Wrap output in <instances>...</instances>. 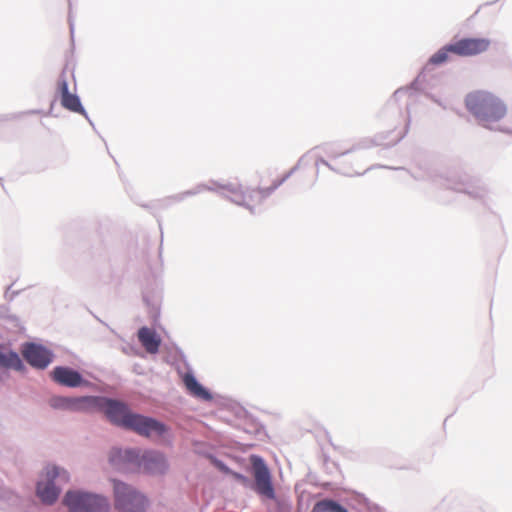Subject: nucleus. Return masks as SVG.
<instances>
[{"mask_svg": "<svg viewBox=\"0 0 512 512\" xmlns=\"http://www.w3.org/2000/svg\"><path fill=\"white\" fill-rule=\"evenodd\" d=\"M89 409L99 408L113 424L125 429L133 430L139 435L150 437L152 435H162L166 432V427L161 422L132 413L128 406L120 401L101 397H90Z\"/></svg>", "mask_w": 512, "mask_h": 512, "instance_id": "nucleus-1", "label": "nucleus"}, {"mask_svg": "<svg viewBox=\"0 0 512 512\" xmlns=\"http://www.w3.org/2000/svg\"><path fill=\"white\" fill-rule=\"evenodd\" d=\"M465 106L478 123L488 129L507 114L505 102L496 94L486 90H476L467 94Z\"/></svg>", "mask_w": 512, "mask_h": 512, "instance_id": "nucleus-2", "label": "nucleus"}, {"mask_svg": "<svg viewBox=\"0 0 512 512\" xmlns=\"http://www.w3.org/2000/svg\"><path fill=\"white\" fill-rule=\"evenodd\" d=\"M491 40L484 37H464L443 46L434 53L429 62L434 65L445 63L450 54L459 57H473L487 52L490 49Z\"/></svg>", "mask_w": 512, "mask_h": 512, "instance_id": "nucleus-3", "label": "nucleus"}, {"mask_svg": "<svg viewBox=\"0 0 512 512\" xmlns=\"http://www.w3.org/2000/svg\"><path fill=\"white\" fill-rule=\"evenodd\" d=\"M289 174L276 178L271 185L267 187H259L255 190L244 191L241 186L235 184H225L221 189L225 191L226 196L234 203L251 208L252 205L261 201L272 194L279 186H281L288 178Z\"/></svg>", "mask_w": 512, "mask_h": 512, "instance_id": "nucleus-4", "label": "nucleus"}, {"mask_svg": "<svg viewBox=\"0 0 512 512\" xmlns=\"http://www.w3.org/2000/svg\"><path fill=\"white\" fill-rule=\"evenodd\" d=\"M63 504L69 512H108L110 510L109 500L102 495L80 490L68 491Z\"/></svg>", "mask_w": 512, "mask_h": 512, "instance_id": "nucleus-5", "label": "nucleus"}, {"mask_svg": "<svg viewBox=\"0 0 512 512\" xmlns=\"http://www.w3.org/2000/svg\"><path fill=\"white\" fill-rule=\"evenodd\" d=\"M113 499L116 512H144L146 497L132 486L113 480Z\"/></svg>", "mask_w": 512, "mask_h": 512, "instance_id": "nucleus-6", "label": "nucleus"}, {"mask_svg": "<svg viewBox=\"0 0 512 512\" xmlns=\"http://www.w3.org/2000/svg\"><path fill=\"white\" fill-rule=\"evenodd\" d=\"M69 481V474L56 466H47L41 479L37 483L36 493L40 500L45 504H53L61 489L59 485Z\"/></svg>", "mask_w": 512, "mask_h": 512, "instance_id": "nucleus-7", "label": "nucleus"}, {"mask_svg": "<svg viewBox=\"0 0 512 512\" xmlns=\"http://www.w3.org/2000/svg\"><path fill=\"white\" fill-rule=\"evenodd\" d=\"M21 352L24 359L31 366L38 369L46 368L52 361L51 352L45 347L35 343H26Z\"/></svg>", "mask_w": 512, "mask_h": 512, "instance_id": "nucleus-8", "label": "nucleus"}, {"mask_svg": "<svg viewBox=\"0 0 512 512\" xmlns=\"http://www.w3.org/2000/svg\"><path fill=\"white\" fill-rule=\"evenodd\" d=\"M254 476L257 492L268 498H274V490L271 485L270 474L267 467L262 462H260L259 465H255Z\"/></svg>", "mask_w": 512, "mask_h": 512, "instance_id": "nucleus-9", "label": "nucleus"}, {"mask_svg": "<svg viewBox=\"0 0 512 512\" xmlns=\"http://www.w3.org/2000/svg\"><path fill=\"white\" fill-rule=\"evenodd\" d=\"M90 397L83 398H68V397H54L50 400V405L56 409H66L72 411L88 410Z\"/></svg>", "mask_w": 512, "mask_h": 512, "instance_id": "nucleus-10", "label": "nucleus"}, {"mask_svg": "<svg viewBox=\"0 0 512 512\" xmlns=\"http://www.w3.org/2000/svg\"><path fill=\"white\" fill-rule=\"evenodd\" d=\"M52 378L55 382L68 387H77L82 382V377L77 371L66 367H56L52 371Z\"/></svg>", "mask_w": 512, "mask_h": 512, "instance_id": "nucleus-11", "label": "nucleus"}, {"mask_svg": "<svg viewBox=\"0 0 512 512\" xmlns=\"http://www.w3.org/2000/svg\"><path fill=\"white\" fill-rule=\"evenodd\" d=\"M138 339L148 353L155 354L158 352L161 339L153 329L148 327L140 328Z\"/></svg>", "mask_w": 512, "mask_h": 512, "instance_id": "nucleus-12", "label": "nucleus"}, {"mask_svg": "<svg viewBox=\"0 0 512 512\" xmlns=\"http://www.w3.org/2000/svg\"><path fill=\"white\" fill-rule=\"evenodd\" d=\"M183 382L186 389L193 396L203 400L211 399L210 393L197 382L196 378L192 374L186 373L183 377Z\"/></svg>", "mask_w": 512, "mask_h": 512, "instance_id": "nucleus-13", "label": "nucleus"}, {"mask_svg": "<svg viewBox=\"0 0 512 512\" xmlns=\"http://www.w3.org/2000/svg\"><path fill=\"white\" fill-rule=\"evenodd\" d=\"M142 460L144 461L145 467L151 471L160 469L165 464L162 454L154 451L146 452L142 456Z\"/></svg>", "mask_w": 512, "mask_h": 512, "instance_id": "nucleus-14", "label": "nucleus"}, {"mask_svg": "<svg viewBox=\"0 0 512 512\" xmlns=\"http://www.w3.org/2000/svg\"><path fill=\"white\" fill-rule=\"evenodd\" d=\"M61 105L72 112L83 113V107L77 95L67 93L61 97Z\"/></svg>", "mask_w": 512, "mask_h": 512, "instance_id": "nucleus-15", "label": "nucleus"}, {"mask_svg": "<svg viewBox=\"0 0 512 512\" xmlns=\"http://www.w3.org/2000/svg\"><path fill=\"white\" fill-rule=\"evenodd\" d=\"M0 365L16 370H21L23 368V363L19 355L15 352H9L8 354L0 352Z\"/></svg>", "mask_w": 512, "mask_h": 512, "instance_id": "nucleus-16", "label": "nucleus"}, {"mask_svg": "<svg viewBox=\"0 0 512 512\" xmlns=\"http://www.w3.org/2000/svg\"><path fill=\"white\" fill-rule=\"evenodd\" d=\"M313 512H348V510L333 500H322L315 504Z\"/></svg>", "mask_w": 512, "mask_h": 512, "instance_id": "nucleus-17", "label": "nucleus"}, {"mask_svg": "<svg viewBox=\"0 0 512 512\" xmlns=\"http://www.w3.org/2000/svg\"><path fill=\"white\" fill-rule=\"evenodd\" d=\"M57 90L60 93L61 97L63 95H66L67 93H69L68 82H67V77H66L65 72L61 73V75L59 76V79L57 81Z\"/></svg>", "mask_w": 512, "mask_h": 512, "instance_id": "nucleus-18", "label": "nucleus"}, {"mask_svg": "<svg viewBox=\"0 0 512 512\" xmlns=\"http://www.w3.org/2000/svg\"><path fill=\"white\" fill-rule=\"evenodd\" d=\"M126 455L128 459H134L138 457V455H136L133 451H126Z\"/></svg>", "mask_w": 512, "mask_h": 512, "instance_id": "nucleus-19", "label": "nucleus"}]
</instances>
